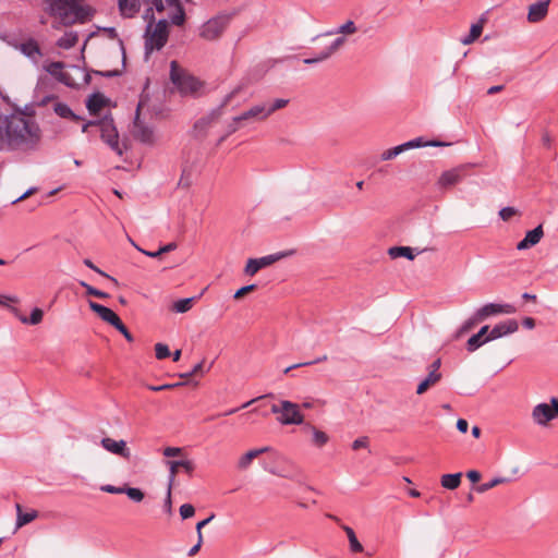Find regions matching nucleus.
<instances>
[{
  "mask_svg": "<svg viewBox=\"0 0 558 558\" xmlns=\"http://www.w3.org/2000/svg\"><path fill=\"white\" fill-rule=\"evenodd\" d=\"M231 16L228 14H218L206 23H204L199 31V36L205 40H216L226 31L230 23Z\"/></svg>",
  "mask_w": 558,
  "mask_h": 558,
  "instance_id": "1a4fd4ad",
  "label": "nucleus"
},
{
  "mask_svg": "<svg viewBox=\"0 0 558 558\" xmlns=\"http://www.w3.org/2000/svg\"><path fill=\"white\" fill-rule=\"evenodd\" d=\"M343 531L345 532L348 538H349V544H350V549L353 551V553H360L363 550V546L362 544L359 542L353 529H351L350 526L348 525H343Z\"/></svg>",
  "mask_w": 558,
  "mask_h": 558,
  "instance_id": "c9c22d12",
  "label": "nucleus"
},
{
  "mask_svg": "<svg viewBox=\"0 0 558 558\" xmlns=\"http://www.w3.org/2000/svg\"><path fill=\"white\" fill-rule=\"evenodd\" d=\"M80 284L83 288H85L87 295L96 296V298H99V299H107V298H109L108 293L92 287L90 284L86 283L85 281H80Z\"/></svg>",
  "mask_w": 558,
  "mask_h": 558,
  "instance_id": "37998d69",
  "label": "nucleus"
},
{
  "mask_svg": "<svg viewBox=\"0 0 558 558\" xmlns=\"http://www.w3.org/2000/svg\"><path fill=\"white\" fill-rule=\"evenodd\" d=\"M331 56H332L331 52H329V50L326 48L322 52H319L317 56H315L314 58L317 59V63H318V62L327 60Z\"/></svg>",
  "mask_w": 558,
  "mask_h": 558,
  "instance_id": "774afa93",
  "label": "nucleus"
},
{
  "mask_svg": "<svg viewBox=\"0 0 558 558\" xmlns=\"http://www.w3.org/2000/svg\"><path fill=\"white\" fill-rule=\"evenodd\" d=\"M517 308L512 304L487 303L480 307L475 313L476 319H481L483 322L490 316H495L498 314H514Z\"/></svg>",
  "mask_w": 558,
  "mask_h": 558,
  "instance_id": "4468645a",
  "label": "nucleus"
},
{
  "mask_svg": "<svg viewBox=\"0 0 558 558\" xmlns=\"http://www.w3.org/2000/svg\"><path fill=\"white\" fill-rule=\"evenodd\" d=\"M515 209L513 207H504L500 211H499V216L502 220H509L512 216L515 215Z\"/></svg>",
  "mask_w": 558,
  "mask_h": 558,
  "instance_id": "4d7b16f0",
  "label": "nucleus"
},
{
  "mask_svg": "<svg viewBox=\"0 0 558 558\" xmlns=\"http://www.w3.org/2000/svg\"><path fill=\"white\" fill-rule=\"evenodd\" d=\"M240 92V87L233 89L226 95L221 105L213 109L208 114L202 117L194 123V132L197 136H205L207 131L219 120L222 114V108L227 106L231 99Z\"/></svg>",
  "mask_w": 558,
  "mask_h": 558,
  "instance_id": "6e6552de",
  "label": "nucleus"
},
{
  "mask_svg": "<svg viewBox=\"0 0 558 558\" xmlns=\"http://www.w3.org/2000/svg\"><path fill=\"white\" fill-rule=\"evenodd\" d=\"M356 32V26L353 21L349 20L343 25L338 27L337 29L327 32L326 35H333V34H344V35H351Z\"/></svg>",
  "mask_w": 558,
  "mask_h": 558,
  "instance_id": "ea45409f",
  "label": "nucleus"
},
{
  "mask_svg": "<svg viewBox=\"0 0 558 558\" xmlns=\"http://www.w3.org/2000/svg\"><path fill=\"white\" fill-rule=\"evenodd\" d=\"M37 192V187H29L25 193H23L21 196H19L16 199L12 202V204H16L19 202L24 201L25 198L29 197L31 195L35 194Z\"/></svg>",
  "mask_w": 558,
  "mask_h": 558,
  "instance_id": "680f3d73",
  "label": "nucleus"
},
{
  "mask_svg": "<svg viewBox=\"0 0 558 558\" xmlns=\"http://www.w3.org/2000/svg\"><path fill=\"white\" fill-rule=\"evenodd\" d=\"M558 416V399L551 398L550 403H538L532 411V417L538 425H546Z\"/></svg>",
  "mask_w": 558,
  "mask_h": 558,
  "instance_id": "f8f14e48",
  "label": "nucleus"
},
{
  "mask_svg": "<svg viewBox=\"0 0 558 558\" xmlns=\"http://www.w3.org/2000/svg\"><path fill=\"white\" fill-rule=\"evenodd\" d=\"M485 19L482 17L478 22L471 25L470 33L468 36L462 37L460 41L463 45H470L474 43L482 34Z\"/></svg>",
  "mask_w": 558,
  "mask_h": 558,
  "instance_id": "c85d7f7f",
  "label": "nucleus"
},
{
  "mask_svg": "<svg viewBox=\"0 0 558 558\" xmlns=\"http://www.w3.org/2000/svg\"><path fill=\"white\" fill-rule=\"evenodd\" d=\"M88 305L90 310L96 313L104 322L110 324L111 326H116L121 319L119 316L109 307L101 305L99 303L89 301Z\"/></svg>",
  "mask_w": 558,
  "mask_h": 558,
  "instance_id": "aec40b11",
  "label": "nucleus"
},
{
  "mask_svg": "<svg viewBox=\"0 0 558 558\" xmlns=\"http://www.w3.org/2000/svg\"><path fill=\"white\" fill-rule=\"evenodd\" d=\"M28 106H14L9 114H0V150L33 151L41 142V129Z\"/></svg>",
  "mask_w": 558,
  "mask_h": 558,
  "instance_id": "f257e3e1",
  "label": "nucleus"
},
{
  "mask_svg": "<svg viewBox=\"0 0 558 558\" xmlns=\"http://www.w3.org/2000/svg\"><path fill=\"white\" fill-rule=\"evenodd\" d=\"M124 487H116L112 485H104L101 486V490L109 494H123Z\"/></svg>",
  "mask_w": 558,
  "mask_h": 558,
  "instance_id": "052dcab7",
  "label": "nucleus"
},
{
  "mask_svg": "<svg viewBox=\"0 0 558 558\" xmlns=\"http://www.w3.org/2000/svg\"><path fill=\"white\" fill-rule=\"evenodd\" d=\"M344 43H345L344 37H338L331 43V45L329 47H327V49L329 50V52H331V54H333L337 50H339L343 46Z\"/></svg>",
  "mask_w": 558,
  "mask_h": 558,
  "instance_id": "6e6d98bb",
  "label": "nucleus"
},
{
  "mask_svg": "<svg viewBox=\"0 0 558 558\" xmlns=\"http://www.w3.org/2000/svg\"><path fill=\"white\" fill-rule=\"evenodd\" d=\"M442 145H445V144L441 142H438V141L425 142V141H423L422 137H416L409 142H405L401 145H398V146H395L392 148L385 150L380 155V159L384 161L390 160V159L396 158L398 155L402 154L403 151H407V150L413 149V148H421V147H426V146H442Z\"/></svg>",
  "mask_w": 558,
  "mask_h": 558,
  "instance_id": "9b49d317",
  "label": "nucleus"
},
{
  "mask_svg": "<svg viewBox=\"0 0 558 558\" xmlns=\"http://www.w3.org/2000/svg\"><path fill=\"white\" fill-rule=\"evenodd\" d=\"M466 175V167L460 166L450 170H447L441 173L438 179V185L441 189L451 187L462 181V179Z\"/></svg>",
  "mask_w": 558,
  "mask_h": 558,
  "instance_id": "dca6fc26",
  "label": "nucleus"
},
{
  "mask_svg": "<svg viewBox=\"0 0 558 558\" xmlns=\"http://www.w3.org/2000/svg\"><path fill=\"white\" fill-rule=\"evenodd\" d=\"M441 379V373H435V371H429L428 375L425 377V379H423L417 388H416V393L417 395H423L424 392L427 391V389L432 386H434L435 384H437L439 380Z\"/></svg>",
  "mask_w": 558,
  "mask_h": 558,
  "instance_id": "cd10ccee",
  "label": "nucleus"
},
{
  "mask_svg": "<svg viewBox=\"0 0 558 558\" xmlns=\"http://www.w3.org/2000/svg\"><path fill=\"white\" fill-rule=\"evenodd\" d=\"M243 122L242 120H236V117L232 119V121L228 124L227 133L223 135L219 141L218 145L221 144L227 136L231 135L232 133L236 132L240 128V123Z\"/></svg>",
  "mask_w": 558,
  "mask_h": 558,
  "instance_id": "de8ad7c7",
  "label": "nucleus"
},
{
  "mask_svg": "<svg viewBox=\"0 0 558 558\" xmlns=\"http://www.w3.org/2000/svg\"><path fill=\"white\" fill-rule=\"evenodd\" d=\"M16 509V529H20L32 521H34L38 517V512L36 510H31L28 512H23L22 506L20 504L15 505Z\"/></svg>",
  "mask_w": 558,
  "mask_h": 558,
  "instance_id": "a878e982",
  "label": "nucleus"
},
{
  "mask_svg": "<svg viewBox=\"0 0 558 558\" xmlns=\"http://www.w3.org/2000/svg\"><path fill=\"white\" fill-rule=\"evenodd\" d=\"M288 255H289V253H287V252H279V253L266 255V256H263L259 258H250L244 268V272L247 276H254L260 269L272 265L274 263L282 259L283 257H286Z\"/></svg>",
  "mask_w": 558,
  "mask_h": 558,
  "instance_id": "ddd939ff",
  "label": "nucleus"
},
{
  "mask_svg": "<svg viewBox=\"0 0 558 558\" xmlns=\"http://www.w3.org/2000/svg\"><path fill=\"white\" fill-rule=\"evenodd\" d=\"M214 518H215V514H210L208 518L199 521L196 524L197 536H199V533H202V529L205 527Z\"/></svg>",
  "mask_w": 558,
  "mask_h": 558,
  "instance_id": "0e129e2a",
  "label": "nucleus"
},
{
  "mask_svg": "<svg viewBox=\"0 0 558 558\" xmlns=\"http://www.w3.org/2000/svg\"><path fill=\"white\" fill-rule=\"evenodd\" d=\"M106 104V98L101 94H93L86 101V107L92 114L97 113Z\"/></svg>",
  "mask_w": 558,
  "mask_h": 558,
  "instance_id": "7c9ffc66",
  "label": "nucleus"
},
{
  "mask_svg": "<svg viewBox=\"0 0 558 558\" xmlns=\"http://www.w3.org/2000/svg\"><path fill=\"white\" fill-rule=\"evenodd\" d=\"M101 446L109 452L118 454L124 459H130L131 451L126 447V442L124 440H114L109 437H105L101 439Z\"/></svg>",
  "mask_w": 558,
  "mask_h": 558,
  "instance_id": "6ab92c4d",
  "label": "nucleus"
},
{
  "mask_svg": "<svg viewBox=\"0 0 558 558\" xmlns=\"http://www.w3.org/2000/svg\"><path fill=\"white\" fill-rule=\"evenodd\" d=\"M90 128H97L101 140L119 156L123 154V148L119 143V134L111 116H105L102 119L88 121L82 126V131L87 133Z\"/></svg>",
  "mask_w": 558,
  "mask_h": 558,
  "instance_id": "7ed1b4c3",
  "label": "nucleus"
},
{
  "mask_svg": "<svg viewBox=\"0 0 558 558\" xmlns=\"http://www.w3.org/2000/svg\"><path fill=\"white\" fill-rule=\"evenodd\" d=\"M78 41V36L75 32H66L64 33L57 41L58 47L62 49H71Z\"/></svg>",
  "mask_w": 558,
  "mask_h": 558,
  "instance_id": "2f4dec72",
  "label": "nucleus"
},
{
  "mask_svg": "<svg viewBox=\"0 0 558 558\" xmlns=\"http://www.w3.org/2000/svg\"><path fill=\"white\" fill-rule=\"evenodd\" d=\"M263 104H258L244 111L240 116H236V120L250 121V120H265L267 118Z\"/></svg>",
  "mask_w": 558,
  "mask_h": 558,
  "instance_id": "393cba45",
  "label": "nucleus"
},
{
  "mask_svg": "<svg viewBox=\"0 0 558 558\" xmlns=\"http://www.w3.org/2000/svg\"><path fill=\"white\" fill-rule=\"evenodd\" d=\"M288 102H289L288 99L278 98V99L274 100L271 104H263L264 108L266 110L265 112H266L267 118L275 111L284 108L288 105Z\"/></svg>",
  "mask_w": 558,
  "mask_h": 558,
  "instance_id": "58836bf2",
  "label": "nucleus"
},
{
  "mask_svg": "<svg viewBox=\"0 0 558 558\" xmlns=\"http://www.w3.org/2000/svg\"><path fill=\"white\" fill-rule=\"evenodd\" d=\"M328 441V436L326 433L320 432L316 428L313 429V442L318 446L323 447Z\"/></svg>",
  "mask_w": 558,
  "mask_h": 558,
  "instance_id": "49530a36",
  "label": "nucleus"
},
{
  "mask_svg": "<svg viewBox=\"0 0 558 558\" xmlns=\"http://www.w3.org/2000/svg\"><path fill=\"white\" fill-rule=\"evenodd\" d=\"M43 317H44L43 310L35 307L28 317L27 316L21 317V323L25 324V325L35 326V325H38L41 323Z\"/></svg>",
  "mask_w": 558,
  "mask_h": 558,
  "instance_id": "e433bc0d",
  "label": "nucleus"
},
{
  "mask_svg": "<svg viewBox=\"0 0 558 558\" xmlns=\"http://www.w3.org/2000/svg\"><path fill=\"white\" fill-rule=\"evenodd\" d=\"M265 396H260V397H257V398H254L247 402H245L244 404H242L240 408H236V409H231V410H228L227 412H225L222 415H231L233 413H235L236 411H239L240 409H245L247 408L248 405H251L252 403L256 402L257 400L259 399H263Z\"/></svg>",
  "mask_w": 558,
  "mask_h": 558,
  "instance_id": "13d9d810",
  "label": "nucleus"
},
{
  "mask_svg": "<svg viewBox=\"0 0 558 558\" xmlns=\"http://www.w3.org/2000/svg\"><path fill=\"white\" fill-rule=\"evenodd\" d=\"M19 303V298L14 295H0V305L9 307L11 304Z\"/></svg>",
  "mask_w": 558,
  "mask_h": 558,
  "instance_id": "5fc2aeb1",
  "label": "nucleus"
},
{
  "mask_svg": "<svg viewBox=\"0 0 558 558\" xmlns=\"http://www.w3.org/2000/svg\"><path fill=\"white\" fill-rule=\"evenodd\" d=\"M11 45L34 63H38L43 57L40 47L34 38H28L23 43H12Z\"/></svg>",
  "mask_w": 558,
  "mask_h": 558,
  "instance_id": "2eb2a0df",
  "label": "nucleus"
},
{
  "mask_svg": "<svg viewBox=\"0 0 558 558\" xmlns=\"http://www.w3.org/2000/svg\"><path fill=\"white\" fill-rule=\"evenodd\" d=\"M481 319H476V313H474L468 320L461 326L460 332H466L471 330L476 324L481 323Z\"/></svg>",
  "mask_w": 558,
  "mask_h": 558,
  "instance_id": "8fccbe9b",
  "label": "nucleus"
},
{
  "mask_svg": "<svg viewBox=\"0 0 558 558\" xmlns=\"http://www.w3.org/2000/svg\"><path fill=\"white\" fill-rule=\"evenodd\" d=\"M197 298L193 296V298H186V299H180L178 301H175L173 304H172V310L175 312V313H186L189 312L195 300Z\"/></svg>",
  "mask_w": 558,
  "mask_h": 558,
  "instance_id": "f704fd0d",
  "label": "nucleus"
},
{
  "mask_svg": "<svg viewBox=\"0 0 558 558\" xmlns=\"http://www.w3.org/2000/svg\"><path fill=\"white\" fill-rule=\"evenodd\" d=\"M148 5V11L156 10L163 12L167 8L173 12L169 13V20L173 25L181 26L185 22V12L180 0H143Z\"/></svg>",
  "mask_w": 558,
  "mask_h": 558,
  "instance_id": "0eeeda50",
  "label": "nucleus"
},
{
  "mask_svg": "<svg viewBox=\"0 0 558 558\" xmlns=\"http://www.w3.org/2000/svg\"><path fill=\"white\" fill-rule=\"evenodd\" d=\"M168 21L166 19L159 20L155 25L153 22L147 24L145 31V56H148L154 50H160L168 40Z\"/></svg>",
  "mask_w": 558,
  "mask_h": 558,
  "instance_id": "20e7f679",
  "label": "nucleus"
},
{
  "mask_svg": "<svg viewBox=\"0 0 558 558\" xmlns=\"http://www.w3.org/2000/svg\"><path fill=\"white\" fill-rule=\"evenodd\" d=\"M256 289V284H248V286H244L242 288H240L239 290L235 291L233 298L234 299H241L242 296H244L246 293L248 292H252Z\"/></svg>",
  "mask_w": 558,
  "mask_h": 558,
  "instance_id": "864d4df0",
  "label": "nucleus"
},
{
  "mask_svg": "<svg viewBox=\"0 0 558 558\" xmlns=\"http://www.w3.org/2000/svg\"><path fill=\"white\" fill-rule=\"evenodd\" d=\"M271 412L277 414V420L282 425H300L304 421L299 404L292 401L282 400L278 404H272Z\"/></svg>",
  "mask_w": 558,
  "mask_h": 558,
  "instance_id": "39448f33",
  "label": "nucleus"
},
{
  "mask_svg": "<svg viewBox=\"0 0 558 558\" xmlns=\"http://www.w3.org/2000/svg\"><path fill=\"white\" fill-rule=\"evenodd\" d=\"M466 477L472 482V483H477L480 480H481V473L476 470H471L466 473Z\"/></svg>",
  "mask_w": 558,
  "mask_h": 558,
  "instance_id": "69168bd1",
  "label": "nucleus"
},
{
  "mask_svg": "<svg viewBox=\"0 0 558 558\" xmlns=\"http://www.w3.org/2000/svg\"><path fill=\"white\" fill-rule=\"evenodd\" d=\"M64 64L61 61L51 62L46 66V71L54 76L59 82L70 86V74L63 71Z\"/></svg>",
  "mask_w": 558,
  "mask_h": 558,
  "instance_id": "5701e85b",
  "label": "nucleus"
},
{
  "mask_svg": "<svg viewBox=\"0 0 558 558\" xmlns=\"http://www.w3.org/2000/svg\"><path fill=\"white\" fill-rule=\"evenodd\" d=\"M140 108H141V104L137 106V110H136V117L134 119V125H133V136L144 143V144H153L154 142V131L150 126L144 124L141 120H140Z\"/></svg>",
  "mask_w": 558,
  "mask_h": 558,
  "instance_id": "f3484780",
  "label": "nucleus"
},
{
  "mask_svg": "<svg viewBox=\"0 0 558 558\" xmlns=\"http://www.w3.org/2000/svg\"><path fill=\"white\" fill-rule=\"evenodd\" d=\"M195 514V508L191 504H183L180 507V515L183 520L190 519Z\"/></svg>",
  "mask_w": 558,
  "mask_h": 558,
  "instance_id": "09e8293b",
  "label": "nucleus"
},
{
  "mask_svg": "<svg viewBox=\"0 0 558 558\" xmlns=\"http://www.w3.org/2000/svg\"><path fill=\"white\" fill-rule=\"evenodd\" d=\"M48 13L58 17L64 26L89 21L94 14L90 7L83 4V0H45Z\"/></svg>",
  "mask_w": 558,
  "mask_h": 558,
  "instance_id": "f03ea898",
  "label": "nucleus"
},
{
  "mask_svg": "<svg viewBox=\"0 0 558 558\" xmlns=\"http://www.w3.org/2000/svg\"><path fill=\"white\" fill-rule=\"evenodd\" d=\"M519 329V324L515 319H507L501 322L490 329L489 333L486 336V340L493 341L499 339L501 337L511 335Z\"/></svg>",
  "mask_w": 558,
  "mask_h": 558,
  "instance_id": "a211bd4d",
  "label": "nucleus"
},
{
  "mask_svg": "<svg viewBox=\"0 0 558 558\" xmlns=\"http://www.w3.org/2000/svg\"><path fill=\"white\" fill-rule=\"evenodd\" d=\"M141 8L140 0H120L119 9L121 14L125 17L134 16Z\"/></svg>",
  "mask_w": 558,
  "mask_h": 558,
  "instance_id": "bb28decb",
  "label": "nucleus"
},
{
  "mask_svg": "<svg viewBox=\"0 0 558 558\" xmlns=\"http://www.w3.org/2000/svg\"><path fill=\"white\" fill-rule=\"evenodd\" d=\"M457 428L460 433H466L469 428V423L464 418H459L457 421Z\"/></svg>",
  "mask_w": 558,
  "mask_h": 558,
  "instance_id": "338daca9",
  "label": "nucleus"
},
{
  "mask_svg": "<svg viewBox=\"0 0 558 558\" xmlns=\"http://www.w3.org/2000/svg\"><path fill=\"white\" fill-rule=\"evenodd\" d=\"M271 451V448L266 446V447H262V448H257V449H252L250 451H247L245 454H243L239 461H238V468L240 470H246L252 461L257 458L258 456L263 454V453H267V452H270Z\"/></svg>",
  "mask_w": 558,
  "mask_h": 558,
  "instance_id": "b1692460",
  "label": "nucleus"
},
{
  "mask_svg": "<svg viewBox=\"0 0 558 558\" xmlns=\"http://www.w3.org/2000/svg\"><path fill=\"white\" fill-rule=\"evenodd\" d=\"M167 464L169 465L170 474H169V483H168L167 495H166V499H165V504H163V509L168 514H172L171 490H172V486H173L175 475H177V468L183 466L184 471L189 475H192V473L195 469V465L191 460L167 461Z\"/></svg>",
  "mask_w": 558,
  "mask_h": 558,
  "instance_id": "9d476101",
  "label": "nucleus"
},
{
  "mask_svg": "<svg viewBox=\"0 0 558 558\" xmlns=\"http://www.w3.org/2000/svg\"><path fill=\"white\" fill-rule=\"evenodd\" d=\"M83 263L86 267L90 268L92 270L99 274L100 276L106 277L107 279L112 281L116 286H118V280L116 278L109 276L108 274H106L105 271L99 269L96 265H94V263L90 259L86 258V259H84Z\"/></svg>",
  "mask_w": 558,
  "mask_h": 558,
  "instance_id": "a18cd8bd",
  "label": "nucleus"
},
{
  "mask_svg": "<svg viewBox=\"0 0 558 558\" xmlns=\"http://www.w3.org/2000/svg\"><path fill=\"white\" fill-rule=\"evenodd\" d=\"M549 2L550 0H539L532 3L527 12L529 22L537 23L542 21L547 15Z\"/></svg>",
  "mask_w": 558,
  "mask_h": 558,
  "instance_id": "412c9836",
  "label": "nucleus"
},
{
  "mask_svg": "<svg viewBox=\"0 0 558 558\" xmlns=\"http://www.w3.org/2000/svg\"><path fill=\"white\" fill-rule=\"evenodd\" d=\"M203 544V534L199 533V536H197V543L189 550V556H194L198 553L201 549V546Z\"/></svg>",
  "mask_w": 558,
  "mask_h": 558,
  "instance_id": "e2e57ef3",
  "label": "nucleus"
},
{
  "mask_svg": "<svg viewBox=\"0 0 558 558\" xmlns=\"http://www.w3.org/2000/svg\"><path fill=\"white\" fill-rule=\"evenodd\" d=\"M53 111L63 119H71V120H81V117L75 114L72 109L63 102H56L53 106Z\"/></svg>",
  "mask_w": 558,
  "mask_h": 558,
  "instance_id": "473e14b6",
  "label": "nucleus"
},
{
  "mask_svg": "<svg viewBox=\"0 0 558 558\" xmlns=\"http://www.w3.org/2000/svg\"><path fill=\"white\" fill-rule=\"evenodd\" d=\"M114 328L120 331L123 337L129 341V342H132L134 340L132 333L129 331V329L125 327V325L122 323V320H120L116 326Z\"/></svg>",
  "mask_w": 558,
  "mask_h": 558,
  "instance_id": "3c124183",
  "label": "nucleus"
},
{
  "mask_svg": "<svg viewBox=\"0 0 558 558\" xmlns=\"http://www.w3.org/2000/svg\"><path fill=\"white\" fill-rule=\"evenodd\" d=\"M544 235L543 227L539 225L533 230L526 232L523 240L517 244L519 251L526 250L531 246L536 245Z\"/></svg>",
  "mask_w": 558,
  "mask_h": 558,
  "instance_id": "4be33fe9",
  "label": "nucleus"
},
{
  "mask_svg": "<svg viewBox=\"0 0 558 558\" xmlns=\"http://www.w3.org/2000/svg\"><path fill=\"white\" fill-rule=\"evenodd\" d=\"M506 482H508V478H506V477H495V478L490 480L489 482L480 484L478 486L475 487V490L480 494H483V493H486L487 490L496 487L497 485L506 483Z\"/></svg>",
  "mask_w": 558,
  "mask_h": 558,
  "instance_id": "4c0bfd02",
  "label": "nucleus"
},
{
  "mask_svg": "<svg viewBox=\"0 0 558 558\" xmlns=\"http://www.w3.org/2000/svg\"><path fill=\"white\" fill-rule=\"evenodd\" d=\"M388 254L391 258L405 257L410 260L414 259L415 255L413 250L409 246H392L388 250Z\"/></svg>",
  "mask_w": 558,
  "mask_h": 558,
  "instance_id": "72a5a7b5",
  "label": "nucleus"
},
{
  "mask_svg": "<svg viewBox=\"0 0 558 558\" xmlns=\"http://www.w3.org/2000/svg\"><path fill=\"white\" fill-rule=\"evenodd\" d=\"M170 80L184 95L193 94L201 87L199 81L181 69L177 61L170 63Z\"/></svg>",
  "mask_w": 558,
  "mask_h": 558,
  "instance_id": "423d86ee",
  "label": "nucleus"
},
{
  "mask_svg": "<svg viewBox=\"0 0 558 558\" xmlns=\"http://www.w3.org/2000/svg\"><path fill=\"white\" fill-rule=\"evenodd\" d=\"M123 494L135 502H141L144 499V493L136 487H124Z\"/></svg>",
  "mask_w": 558,
  "mask_h": 558,
  "instance_id": "79ce46f5",
  "label": "nucleus"
},
{
  "mask_svg": "<svg viewBox=\"0 0 558 558\" xmlns=\"http://www.w3.org/2000/svg\"><path fill=\"white\" fill-rule=\"evenodd\" d=\"M361 448H368V437L362 436L352 442L353 450H359Z\"/></svg>",
  "mask_w": 558,
  "mask_h": 558,
  "instance_id": "603ef678",
  "label": "nucleus"
},
{
  "mask_svg": "<svg viewBox=\"0 0 558 558\" xmlns=\"http://www.w3.org/2000/svg\"><path fill=\"white\" fill-rule=\"evenodd\" d=\"M462 473L444 474L440 478V484L446 489H457L461 484Z\"/></svg>",
  "mask_w": 558,
  "mask_h": 558,
  "instance_id": "c756f323",
  "label": "nucleus"
},
{
  "mask_svg": "<svg viewBox=\"0 0 558 558\" xmlns=\"http://www.w3.org/2000/svg\"><path fill=\"white\" fill-rule=\"evenodd\" d=\"M487 342H489V340H486V337L482 339L480 336L475 333L469 338L466 342V350L469 352H474L475 350H477L480 347Z\"/></svg>",
  "mask_w": 558,
  "mask_h": 558,
  "instance_id": "a19ab883",
  "label": "nucleus"
},
{
  "mask_svg": "<svg viewBox=\"0 0 558 558\" xmlns=\"http://www.w3.org/2000/svg\"><path fill=\"white\" fill-rule=\"evenodd\" d=\"M182 452V448H179V447H167L163 449V456L165 457H177L179 454H181Z\"/></svg>",
  "mask_w": 558,
  "mask_h": 558,
  "instance_id": "bf43d9fd",
  "label": "nucleus"
},
{
  "mask_svg": "<svg viewBox=\"0 0 558 558\" xmlns=\"http://www.w3.org/2000/svg\"><path fill=\"white\" fill-rule=\"evenodd\" d=\"M155 353L158 360H165L171 355L169 347L160 342L155 345Z\"/></svg>",
  "mask_w": 558,
  "mask_h": 558,
  "instance_id": "c03bdc74",
  "label": "nucleus"
}]
</instances>
